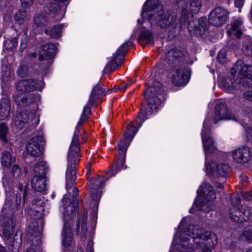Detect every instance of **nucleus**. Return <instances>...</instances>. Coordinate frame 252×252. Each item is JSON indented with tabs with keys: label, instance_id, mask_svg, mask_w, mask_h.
Listing matches in <instances>:
<instances>
[{
	"label": "nucleus",
	"instance_id": "62",
	"mask_svg": "<svg viewBox=\"0 0 252 252\" xmlns=\"http://www.w3.org/2000/svg\"><path fill=\"white\" fill-rule=\"evenodd\" d=\"M242 196L247 201H251L252 200V192H243L242 194Z\"/></svg>",
	"mask_w": 252,
	"mask_h": 252
},
{
	"label": "nucleus",
	"instance_id": "3",
	"mask_svg": "<svg viewBox=\"0 0 252 252\" xmlns=\"http://www.w3.org/2000/svg\"><path fill=\"white\" fill-rule=\"evenodd\" d=\"M88 117L82 115L76 126L74 133L70 146L68 153V165L66 172V189L68 190L75 183L76 179V166L77 162L79 160L80 142L79 139L80 135V127Z\"/></svg>",
	"mask_w": 252,
	"mask_h": 252
},
{
	"label": "nucleus",
	"instance_id": "5",
	"mask_svg": "<svg viewBox=\"0 0 252 252\" xmlns=\"http://www.w3.org/2000/svg\"><path fill=\"white\" fill-rule=\"evenodd\" d=\"M44 204V200L41 197H36L32 201L30 214L34 218H32L29 224L28 232L31 236L36 238L37 240L40 239L42 231Z\"/></svg>",
	"mask_w": 252,
	"mask_h": 252
},
{
	"label": "nucleus",
	"instance_id": "26",
	"mask_svg": "<svg viewBox=\"0 0 252 252\" xmlns=\"http://www.w3.org/2000/svg\"><path fill=\"white\" fill-rule=\"evenodd\" d=\"M144 95L148 105L147 108L151 111L157 109L160 104V99L156 96V95L151 94L149 90H146L144 92Z\"/></svg>",
	"mask_w": 252,
	"mask_h": 252
},
{
	"label": "nucleus",
	"instance_id": "13",
	"mask_svg": "<svg viewBox=\"0 0 252 252\" xmlns=\"http://www.w3.org/2000/svg\"><path fill=\"white\" fill-rule=\"evenodd\" d=\"M43 135L40 133L32 137L27 145V150L29 155L34 157H39L43 153Z\"/></svg>",
	"mask_w": 252,
	"mask_h": 252
},
{
	"label": "nucleus",
	"instance_id": "41",
	"mask_svg": "<svg viewBox=\"0 0 252 252\" xmlns=\"http://www.w3.org/2000/svg\"><path fill=\"white\" fill-rule=\"evenodd\" d=\"M18 43V37H11L5 39L3 42L6 49L12 51L16 48Z\"/></svg>",
	"mask_w": 252,
	"mask_h": 252
},
{
	"label": "nucleus",
	"instance_id": "33",
	"mask_svg": "<svg viewBox=\"0 0 252 252\" xmlns=\"http://www.w3.org/2000/svg\"><path fill=\"white\" fill-rule=\"evenodd\" d=\"M63 25H58L48 28L45 31L46 34L49 36L50 38L58 39L61 36Z\"/></svg>",
	"mask_w": 252,
	"mask_h": 252
},
{
	"label": "nucleus",
	"instance_id": "48",
	"mask_svg": "<svg viewBox=\"0 0 252 252\" xmlns=\"http://www.w3.org/2000/svg\"><path fill=\"white\" fill-rule=\"evenodd\" d=\"M202 5L201 0H191L190 2L189 9L194 13L198 12Z\"/></svg>",
	"mask_w": 252,
	"mask_h": 252
},
{
	"label": "nucleus",
	"instance_id": "59",
	"mask_svg": "<svg viewBox=\"0 0 252 252\" xmlns=\"http://www.w3.org/2000/svg\"><path fill=\"white\" fill-rule=\"evenodd\" d=\"M91 106H92L89 105L88 103L87 105L84 107L83 112L82 115H85V116L89 118V116L91 114Z\"/></svg>",
	"mask_w": 252,
	"mask_h": 252
},
{
	"label": "nucleus",
	"instance_id": "4",
	"mask_svg": "<svg viewBox=\"0 0 252 252\" xmlns=\"http://www.w3.org/2000/svg\"><path fill=\"white\" fill-rule=\"evenodd\" d=\"M78 189L76 187H74L72 201L66 197V195H64L63 198V203L64 208L63 215L65 220L64 223L62 236L63 238L62 244L65 247H69L72 244V229L71 224L67 221V220L68 218L70 219L75 216L76 214L78 213V202L77 199V196L78 195Z\"/></svg>",
	"mask_w": 252,
	"mask_h": 252
},
{
	"label": "nucleus",
	"instance_id": "22",
	"mask_svg": "<svg viewBox=\"0 0 252 252\" xmlns=\"http://www.w3.org/2000/svg\"><path fill=\"white\" fill-rule=\"evenodd\" d=\"M88 211H84L82 217L77 222L75 231L77 235H80L81 239L85 241L86 239L88 232L87 227Z\"/></svg>",
	"mask_w": 252,
	"mask_h": 252
},
{
	"label": "nucleus",
	"instance_id": "6",
	"mask_svg": "<svg viewBox=\"0 0 252 252\" xmlns=\"http://www.w3.org/2000/svg\"><path fill=\"white\" fill-rule=\"evenodd\" d=\"M231 74L236 75L234 79L237 83L252 87V65L246 63L242 60H239L231 69Z\"/></svg>",
	"mask_w": 252,
	"mask_h": 252
},
{
	"label": "nucleus",
	"instance_id": "10",
	"mask_svg": "<svg viewBox=\"0 0 252 252\" xmlns=\"http://www.w3.org/2000/svg\"><path fill=\"white\" fill-rule=\"evenodd\" d=\"M229 12L221 6L214 8L209 15V23L214 26L219 27L223 25L227 21Z\"/></svg>",
	"mask_w": 252,
	"mask_h": 252
},
{
	"label": "nucleus",
	"instance_id": "12",
	"mask_svg": "<svg viewBox=\"0 0 252 252\" xmlns=\"http://www.w3.org/2000/svg\"><path fill=\"white\" fill-rule=\"evenodd\" d=\"M188 29L191 35L201 36L204 34L208 29L206 18L201 17L199 19H195L191 17V19L188 22Z\"/></svg>",
	"mask_w": 252,
	"mask_h": 252
},
{
	"label": "nucleus",
	"instance_id": "1",
	"mask_svg": "<svg viewBox=\"0 0 252 252\" xmlns=\"http://www.w3.org/2000/svg\"><path fill=\"white\" fill-rule=\"evenodd\" d=\"M180 243L187 250H195L202 247V252H212L218 244V238L215 234L202 229L199 225H190L181 234Z\"/></svg>",
	"mask_w": 252,
	"mask_h": 252
},
{
	"label": "nucleus",
	"instance_id": "28",
	"mask_svg": "<svg viewBox=\"0 0 252 252\" xmlns=\"http://www.w3.org/2000/svg\"><path fill=\"white\" fill-rule=\"evenodd\" d=\"M31 185L36 191L42 192L45 190L46 188L45 177L33 176L31 180Z\"/></svg>",
	"mask_w": 252,
	"mask_h": 252
},
{
	"label": "nucleus",
	"instance_id": "49",
	"mask_svg": "<svg viewBox=\"0 0 252 252\" xmlns=\"http://www.w3.org/2000/svg\"><path fill=\"white\" fill-rule=\"evenodd\" d=\"M16 73L20 77H26L29 75L28 66L24 64L20 65L18 68Z\"/></svg>",
	"mask_w": 252,
	"mask_h": 252
},
{
	"label": "nucleus",
	"instance_id": "32",
	"mask_svg": "<svg viewBox=\"0 0 252 252\" xmlns=\"http://www.w3.org/2000/svg\"><path fill=\"white\" fill-rule=\"evenodd\" d=\"M104 93V90L102 89L100 85L98 84L96 85L92 91L88 100V104L93 106L96 100L103 95Z\"/></svg>",
	"mask_w": 252,
	"mask_h": 252
},
{
	"label": "nucleus",
	"instance_id": "8",
	"mask_svg": "<svg viewBox=\"0 0 252 252\" xmlns=\"http://www.w3.org/2000/svg\"><path fill=\"white\" fill-rule=\"evenodd\" d=\"M202 192L204 196L198 200V209L205 213H208L213 209L211 202L215 199L216 194L213 187L208 183H204L201 186Z\"/></svg>",
	"mask_w": 252,
	"mask_h": 252
},
{
	"label": "nucleus",
	"instance_id": "7",
	"mask_svg": "<svg viewBox=\"0 0 252 252\" xmlns=\"http://www.w3.org/2000/svg\"><path fill=\"white\" fill-rule=\"evenodd\" d=\"M0 224L2 228L3 235L5 238H9L13 234L16 220L11 210L10 201L5 203L3 205L0 216Z\"/></svg>",
	"mask_w": 252,
	"mask_h": 252
},
{
	"label": "nucleus",
	"instance_id": "55",
	"mask_svg": "<svg viewBox=\"0 0 252 252\" xmlns=\"http://www.w3.org/2000/svg\"><path fill=\"white\" fill-rule=\"evenodd\" d=\"M230 201L232 203V207H239L241 204V200L238 195L232 196L230 198Z\"/></svg>",
	"mask_w": 252,
	"mask_h": 252
},
{
	"label": "nucleus",
	"instance_id": "53",
	"mask_svg": "<svg viewBox=\"0 0 252 252\" xmlns=\"http://www.w3.org/2000/svg\"><path fill=\"white\" fill-rule=\"evenodd\" d=\"M47 8L49 10L50 14H57L60 11V6L57 3H51L47 6Z\"/></svg>",
	"mask_w": 252,
	"mask_h": 252
},
{
	"label": "nucleus",
	"instance_id": "27",
	"mask_svg": "<svg viewBox=\"0 0 252 252\" xmlns=\"http://www.w3.org/2000/svg\"><path fill=\"white\" fill-rule=\"evenodd\" d=\"M92 184L93 186L90 189L91 193L93 199L97 201L100 198L101 191L100 188L103 185V183L99 177L94 179Z\"/></svg>",
	"mask_w": 252,
	"mask_h": 252
},
{
	"label": "nucleus",
	"instance_id": "50",
	"mask_svg": "<svg viewBox=\"0 0 252 252\" xmlns=\"http://www.w3.org/2000/svg\"><path fill=\"white\" fill-rule=\"evenodd\" d=\"M191 15L189 11L186 9H184L182 11L181 17L180 18V22L182 25L186 24L188 23L189 17Z\"/></svg>",
	"mask_w": 252,
	"mask_h": 252
},
{
	"label": "nucleus",
	"instance_id": "36",
	"mask_svg": "<svg viewBox=\"0 0 252 252\" xmlns=\"http://www.w3.org/2000/svg\"><path fill=\"white\" fill-rule=\"evenodd\" d=\"M232 76L233 77V80L230 77H226L223 79L222 82V86L228 91H231L237 89V85L239 84L236 82L234 79V77L236 76L235 74Z\"/></svg>",
	"mask_w": 252,
	"mask_h": 252
},
{
	"label": "nucleus",
	"instance_id": "31",
	"mask_svg": "<svg viewBox=\"0 0 252 252\" xmlns=\"http://www.w3.org/2000/svg\"><path fill=\"white\" fill-rule=\"evenodd\" d=\"M138 40L141 45L145 43L151 46H153L154 44L153 33L149 30H142Z\"/></svg>",
	"mask_w": 252,
	"mask_h": 252
},
{
	"label": "nucleus",
	"instance_id": "52",
	"mask_svg": "<svg viewBox=\"0 0 252 252\" xmlns=\"http://www.w3.org/2000/svg\"><path fill=\"white\" fill-rule=\"evenodd\" d=\"M11 173L13 178L18 179L21 175V168L18 165L14 164L11 168Z\"/></svg>",
	"mask_w": 252,
	"mask_h": 252
},
{
	"label": "nucleus",
	"instance_id": "39",
	"mask_svg": "<svg viewBox=\"0 0 252 252\" xmlns=\"http://www.w3.org/2000/svg\"><path fill=\"white\" fill-rule=\"evenodd\" d=\"M146 90H149L150 93L154 95H158L162 92V84L160 82L154 80L152 85L149 87Z\"/></svg>",
	"mask_w": 252,
	"mask_h": 252
},
{
	"label": "nucleus",
	"instance_id": "44",
	"mask_svg": "<svg viewBox=\"0 0 252 252\" xmlns=\"http://www.w3.org/2000/svg\"><path fill=\"white\" fill-rule=\"evenodd\" d=\"M14 179L11 178L9 175L5 174L2 179L3 186L5 189L11 188L14 184Z\"/></svg>",
	"mask_w": 252,
	"mask_h": 252
},
{
	"label": "nucleus",
	"instance_id": "60",
	"mask_svg": "<svg viewBox=\"0 0 252 252\" xmlns=\"http://www.w3.org/2000/svg\"><path fill=\"white\" fill-rule=\"evenodd\" d=\"M33 0H21V2L22 6L29 7L32 4Z\"/></svg>",
	"mask_w": 252,
	"mask_h": 252
},
{
	"label": "nucleus",
	"instance_id": "57",
	"mask_svg": "<svg viewBox=\"0 0 252 252\" xmlns=\"http://www.w3.org/2000/svg\"><path fill=\"white\" fill-rule=\"evenodd\" d=\"M228 45L231 48L235 49L239 47V43L237 40L234 39H229L228 41Z\"/></svg>",
	"mask_w": 252,
	"mask_h": 252
},
{
	"label": "nucleus",
	"instance_id": "37",
	"mask_svg": "<svg viewBox=\"0 0 252 252\" xmlns=\"http://www.w3.org/2000/svg\"><path fill=\"white\" fill-rule=\"evenodd\" d=\"M0 161L2 166L9 167L12 162L11 153L7 151H4L1 154Z\"/></svg>",
	"mask_w": 252,
	"mask_h": 252
},
{
	"label": "nucleus",
	"instance_id": "29",
	"mask_svg": "<svg viewBox=\"0 0 252 252\" xmlns=\"http://www.w3.org/2000/svg\"><path fill=\"white\" fill-rule=\"evenodd\" d=\"M29 115L26 111H21L18 113L15 117L14 123L19 129H22L28 124L29 121Z\"/></svg>",
	"mask_w": 252,
	"mask_h": 252
},
{
	"label": "nucleus",
	"instance_id": "18",
	"mask_svg": "<svg viewBox=\"0 0 252 252\" xmlns=\"http://www.w3.org/2000/svg\"><path fill=\"white\" fill-rule=\"evenodd\" d=\"M190 74L189 68H177L172 75V81L177 86L184 85L189 81Z\"/></svg>",
	"mask_w": 252,
	"mask_h": 252
},
{
	"label": "nucleus",
	"instance_id": "14",
	"mask_svg": "<svg viewBox=\"0 0 252 252\" xmlns=\"http://www.w3.org/2000/svg\"><path fill=\"white\" fill-rule=\"evenodd\" d=\"M227 120H236V118L230 112L225 103L222 102L216 103L213 116L214 123L217 124L220 121Z\"/></svg>",
	"mask_w": 252,
	"mask_h": 252
},
{
	"label": "nucleus",
	"instance_id": "54",
	"mask_svg": "<svg viewBox=\"0 0 252 252\" xmlns=\"http://www.w3.org/2000/svg\"><path fill=\"white\" fill-rule=\"evenodd\" d=\"M28 41V36L27 34L24 33L22 35V38L21 41L20 50L23 52L27 47V43Z\"/></svg>",
	"mask_w": 252,
	"mask_h": 252
},
{
	"label": "nucleus",
	"instance_id": "35",
	"mask_svg": "<svg viewBox=\"0 0 252 252\" xmlns=\"http://www.w3.org/2000/svg\"><path fill=\"white\" fill-rule=\"evenodd\" d=\"M125 155L126 154H120L119 158L116 162V166L115 167H112L109 170V172L112 176L116 174L119 170L123 167L125 162Z\"/></svg>",
	"mask_w": 252,
	"mask_h": 252
},
{
	"label": "nucleus",
	"instance_id": "46",
	"mask_svg": "<svg viewBox=\"0 0 252 252\" xmlns=\"http://www.w3.org/2000/svg\"><path fill=\"white\" fill-rule=\"evenodd\" d=\"M8 133V128L4 124H0V138L1 141L4 143H6L7 141V135Z\"/></svg>",
	"mask_w": 252,
	"mask_h": 252
},
{
	"label": "nucleus",
	"instance_id": "30",
	"mask_svg": "<svg viewBox=\"0 0 252 252\" xmlns=\"http://www.w3.org/2000/svg\"><path fill=\"white\" fill-rule=\"evenodd\" d=\"M10 105L9 100L6 98H2L0 100V120H4L9 116Z\"/></svg>",
	"mask_w": 252,
	"mask_h": 252
},
{
	"label": "nucleus",
	"instance_id": "21",
	"mask_svg": "<svg viewBox=\"0 0 252 252\" xmlns=\"http://www.w3.org/2000/svg\"><path fill=\"white\" fill-rule=\"evenodd\" d=\"M39 50L40 55L39 56V60L40 61H43L44 60H50L53 59L57 52V48L56 45L51 43L41 46Z\"/></svg>",
	"mask_w": 252,
	"mask_h": 252
},
{
	"label": "nucleus",
	"instance_id": "17",
	"mask_svg": "<svg viewBox=\"0 0 252 252\" xmlns=\"http://www.w3.org/2000/svg\"><path fill=\"white\" fill-rule=\"evenodd\" d=\"M206 169L215 177H226L229 173V166L227 164L213 162L206 165Z\"/></svg>",
	"mask_w": 252,
	"mask_h": 252
},
{
	"label": "nucleus",
	"instance_id": "63",
	"mask_svg": "<svg viewBox=\"0 0 252 252\" xmlns=\"http://www.w3.org/2000/svg\"><path fill=\"white\" fill-rule=\"evenodd\" d=\"M244 1L245 0H235L234 4L236 7L241 9L244 4Z\"/></svg>",
	"mask_w": 252,
	"mask_h": 252
},
{
	"label": "nucleus",
	"instance_id": "42",
	"mask_svg": "<svg viewBox=\"0 0 252 252\" xmlns=\"http://www.w3.org/2000/svg\"><path fill=\"white\" fill-rule=\"evenodd\" d=\"M242 52L246 56L252 57V40L248 38L244 43Z\"/></svg>",
	"mask_w": 252,
	"mask_h": 252
},
{
	"label": "nucleus",
	"instance_id": "45",
	"mask_svg": "<svg viewBox=\"0 0 252 252\" xmlns=\"http://www.w3.org/2000/svg\"><path fill=\"white\" fill-rule=\"evenodd\" d=\"M131 141L129 139H126L125 136L124 139L120 141L118 146V150L121 152V154H126L127 148Z\"/></svg>",
	"mask_w": 252,
	"mask_h": 252
},
{
	"label": "nucleus",
	"instance_id": "19",
	"mask_svg": "<svg viewBox=\"0 0 252 252\" xmlns=\"http://www.w3.org/2000/svg\"><path fill=\"white\" fill-rule=\"evenodd\" d=\"M243 22L240 18L233 19L230 24L227 25L226 33L230 37L239 39L243 33Z\"/></svg>",
	"mask_w": 252,
	"mask_h": 252
},
{
	"label": "nucleus",
	"instance_id": "15",
	"mask_svg": "<svg viewBox=\"0 0 252 252\" xmlns=\"http://www.w3.org/2000/svg\"><path fill=\"white\" fill-rule=\"evenodd\" d=\"M202 140L206 155L213 154L217 151V149L215 142L211 137L209 129L203 127L202 131Z\"/></svg>",
	"mask_w": 252,
	"mask_h": 252
},
{
	"label": "nucleus",
	"instance_id": "40",
	"mask_svg": "<svg viewBox=\"0 0 252 252\" xmlns=\"http://www.w3.org/2000/svg\"><path fill=\"white\" fill-rule=\"evenodd\" d=\"M138 130V128L135 126L133 123H130L127 126V131L125 133V138L129 139L130 141H132Z\"/></svg>",
	"mask_w": 252,
	"mask_h": 252
},
{
	"label": "nucleus",
	"instance_id": "16",
	"mask_svg": "<svg viewBox=\"0 0 252 252\" xmlns=\"http://www.w3.org/2000/svg\"><path fill=\"white\" fill-rule=\"evenodd\" d=\"M251 150L247 146H242L234 150L232 155L234 160L237 163L245 164L251 158Z\"/></svg>",
	"mask_w": 252,
	"mask_h": 252
},
{
	"label": "nucleus",
	"instance_id": "38",
	"mask_svg": "<svg viewBox=\"0 0 252 252\" xmlns=\"http://www.w3.org/2000/svg\"><path fill=\"white\" fill-rule=\"evenodd\" d=\"M33 23L36 27L42 28L47 26L48 21L44 15L38 14L34 18Z\"/></svg>",
	"mask_w": 252,
	"mask_h": 252
},
{
	"label": "nucleus",
	"instance_id": "34",
	"mask_svg": "<svg viewBox=\"0 0 252 252\" xmlns=\"http://www.w3.org/2000/svg\"><path fill=\"white\" fill-rule=\"evenodd\" d=\"M47 167L46 163L41 161L38 162L33 169V176L45 177Z\"/></svg>",
	"mask_w": 252,
	"mask_h": 252
},
{
	"label": "nucleus",
	"instance_id": "23",
	"mask_svg": "<svg viewBox=\"0 0 252 252\" xmlns=\"http://www.w3.org/2000/svg\"><path fill=\"white\" fill-rule=\"evenodd\" d=\"M183 52L178 49L174 48L169 51L166 54L165 62L168 65L175 64L177 65L179 63L180 61L183 59Z\"/></svg>",
	"mask_w": 252,
	"mask_h": 252
},
{
	"label": "nucleus",
	"instance_id": "56",
	"mask_svg": "<svg viewBox=\"0 0 252 252\" xmlns=\"http://www.w3.org/2000/svg\"><path fill=\"white\" fill-rule=\"evenodd\" d=\"M217 59L218 61L221 63H223L225 62L226 60V54L224 50H221L218 53Z\"/></svg>",
	"mask_w": 252,
	"mask_h": 252
},
{
	"label": "nucleus",
	"instance_id": "25",
	"mask_svg": "<svg viewBox=\"0 0 252 252\" xmlns=\"http://www.w3.org/2000/svg\"><path fill=\"white\" fill-rule=\"evenodd\" d=\"M14 98L16 103L21 106L30 105L34 101L35 96L32 94H25L18 93L14 95Z\"/></svg>",
	"mask_w": 252,
	"mask_h": 252
},
{
	"label": "nucleus",
	"instance_id": "61",
	"mask_svg": "<svg viewBox=\"0 0 252 252\" xmlns=\"http://www.w3.org/2000/svg\"><path fill=\"white\" fill-rule=\"evenodd\" d=\"M243 96L246 99L252 102V91L245 92Z\"/></svg>",
	"mask_w": 252,
	"mask_h": 252
},
{
	"label": "nucleus",
	"instance_id": "43",
	"mask_svg": "<svg viewBox=\"0 0 252 252\" xmlns=\"http://www.w3.org/2000/svg\"><path fill=\"white\" fill-rule=\"evenodd\" d=\"M26 14L25 9H19L14 15V20L18 24L21 25L24 23L26 20Z\"/></svg>",
	"mask_w": 252,
	"mask_h": 252
},
{
	"label": "nucleus",
	"instance_id": "64",
	"mask_svg": "<svg viewBox=\"0 0 252 252\" xmlns=\"http://www.w3.org/2000/svg\"><path fill=\"white\" fill-rule=\"evenodd\" d=\"M11 0H0L1 4L3 5L4 7H7L11 3Z\"/></svg>",
	"mask_w": 252,
	"mask_h": 252
},
{
	"label": "nucleus",
	"instance_id": "2",
	"mask_svg": "<svg viewBox=\"0 0 252 252\" xmlns=\"http://www.w3.org/2000/svg\"><path fill=\"white\" fill-rule=\"evenodd\" d=\"M158 0H147L145 3L142 15H148L151 25H156L161 29L170 28L172 35L175 36L178 33L176 31L177 17L173 13L164 10L163 6L158 4Z\"/></svg>",
	"mask_w": 252,
	"mask_h": 252
},
{
	"label": "nucleus",
	"instance_id": "20",
	"mask_svg": "<svg viewBox=\"0 0 252 252\" xmlns=\"http://www.w3.org/2000/svg\"><path fill=\"white\" fill-rule=\"evenodd\" d=\"M16 87L18 92H31L38 89V82L35 79H24L18 82Z\"/></svg>",
	"mask_w": 252,
	"mask_h": 252
},
{
	"label": "nucleus",
	"instance_id": "47",
	"mask_svg": "<svg viewBox=\"0 0 252 252\" xmlns=\"http://www.w3.org/2000/svg\"><path fill=\"white\" fill-rule=\"evenodd\" d=\"M240 239L242 241L252 243V230H246L240 236Z\"/></svg>",
	"mask_w": 252,
	"mask_h": 252
},
{
	"label": "nucleus",
	"instance_id": "24",
	"mask_svg": "<svg viewBox=\"0 0 252 252\" xmlns=\"http://www.w3.org/2000/svg\"><path fill=\"white\" fill-rule=\"evenodd\" d=\"M6 238L8 249L12 252H18L22 243V234L17 232L13 238L10 239V237Z\"/></svg>",
	"mask_w": 252,
	"mask_h": 252
},
{
	"label": "nucleus",
	"instance_id": "51",
	"mask_svg": "<svg viewBox=\"0 0 252 252\" xmlns=\"http://www.w3.org/2000/svg\"><path fill=\"white\" fill-rule=\"evenodd\" d=\"M152 113V112L146 108V110L144 111L143 110H141L139 113L137 118L139 119L141 122L139 123V126H140L142 122H144V121L147 119V116L149 115H151Z\"/></svg>",
	"mask_w": 252,
	"mask_h": 252
},
{
	"label": "nucleus",
	"instance_id": "11",
	"mask_svg": "<svg viewBox=\"0 0 252 252\" xmlns=\"http://www.w3.org/2000/svg\"><path fill=\"white\" fill-rule=\"evenodd\" d=\"M230 219L234 222L241 223L247 221L252 217V208L247 206L232 207L229 210Z\"/></svg>",
	"mask_w": 252,
	"mask_h": 252
},
{
	"label": "nucleus",
	"instance_id": "9",
	"mask_svg": "<svg viewBox=\"0 0 252 252\" xmlns=\"http://www.w3.org/2000/svg\"><path fill=\"white\" fill-rule=\"evenodd\" d=\"M132 42L128 40L125 42L114 55L111 60L107 64L105 69L110 71L115 70L124 61V56L127 51V48L131 46Z\"/></svg>",
	"mask_w": 252,
	"mask_h": 252
},
{
	"label": "nucleus",
	"instance_id": "58",
	"mask_svg": "<svg viewBox=\"0 0 252 252\" xmlns=\"http://www.w3.org/2000/svg\"><path fill=\"white\" fill-rule=\"evenodd\" d=\"M130 86V84L129 83L126 84L124 85V89H122V87H117V88H114L113 89L108 90L106 93V94H110L111 92L114 91L116 92L117 91H121L123 92H124L126 91V90L127 89V88Z\"/></svg>",
	"mask_w": 252,
	"mask_h": 252
}]
</instances>
